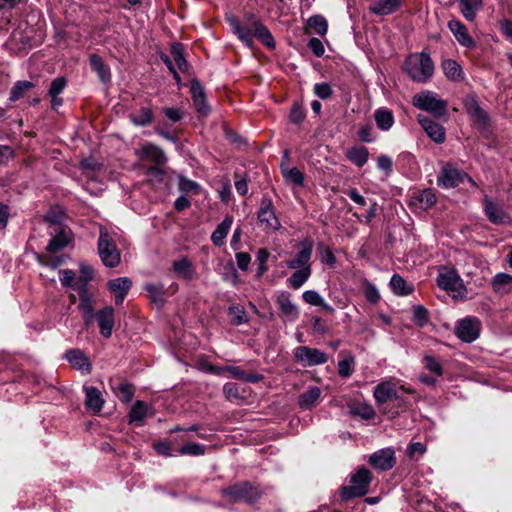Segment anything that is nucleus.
I'll list each match as a JSON object with an SVG mask.
<instances>
[{"mask_svg": "<svg viewBox=\"0 0 512 512\" xmlns=\"http://www.w3.org/2000/svg\"><path fill=\"white\" fill-rule=\"evenodd\" d=\"M227 20L233 32L246 46L252 47L253 37H256L267 47H274V41L269 31L254 19H249L247 22L243 23L236 17L230 15L227 17Z\"/></svg>", "mask_w": 512, "mask_h": 512, "instance_id": "1", "label": "nucleus"}, {"mask_svg": "<svg viewBox=\"0 0 512 512\" xmlns=\"http://www.w3.org/2000/svg\"><path fill=\"white\" fill-rule=\"evenodd\" d=\"M372 473L367 468H360L350 476V485L340 488L339 494L342 500L361 497L368 493Z\"/></svg>", "mask_w": 512, "mask_h": 512, "instance_id": "2", "label": "nucleus"}, {"mask_svg": "<svg viewBox=\"0 0 512 512\" xmlns=\"http://www.w3.org/2000/svg\"><path fill=\"white\" fill-rule=\"evenodd\" d=\"M221 494L231 502L247 504L255 503L261 496L259 488L249 482H240L223 488Z\"/></svg>", "mask_w": 512, "mask_h": 512, "instance_id": "3", "label": "nucleus"}, {"mask_svg": "<svg viewBox=\"0 0 512 512\" xmlns=\"http://www.w3.org/2000/svg\"><path fill=\"white\" fill-rule=\"evenodd\" d=\"M405 69L413 80L424 82L431 77L433 64L427 55L414 54L407 59Z\"/></svg>", "mask_w": 512, "mask_h": 512, "instance_id": "4", "label": "nucleus"}, {"mask_svg": "<svg viewBox=\"0 0 512 512\" xmlns=\"http://www.w3.org/2000/svg\"><path fill=\"white\" fill-rule=\"evenodd\" d=\"M98 254L102 263L109 268H114L121 261L120 252L109 233L101 229L98 239Z\"/></svg>", "mask_w": 512, "mask_h": 512, "instance_id": "5", "label": "nucleus"}, {"mask_svg": "<svg viewBox=\"0 0 512 512\" xmlns=\"http://www.w3.org/2000/svg\"><path fill=\"white\" fill-rule=\"evenodd\" d=\"M257 219L261 229L266 233L276 232L281 228V222L276 216L273 202L268 196H263L261 199Z\"/></svg>", "mask_w": 512, "mask_h": 512, "instance_id": "6", "label": "nucleus"}, {"mask_svg": "<svg viewBox=\"0 0 512 512\" xmlns=\"http://www.w3.org/2000/svg\"><path fill=\"white\" fill-rule=\"evenodd\" d=\"M436 282L441 289L453 293L454 296H464L466 292L462 278L453 268H442L437 275Z\"/></svg>", "mask_w": 512, "mask_h": 512, "instance_id": "7", "label": "nucleus"}, {"mask_svg": "<svg viewBox=\"0 0 512 512\" xmlns=\"http://www.w3.org/2000/svg\"><path fill=\"white\" fill-rule=\"evenodd\" d=\"M465 180L473 186H476V182L466 172L455 168L450 164L445 165L437 176L438 186L445 189L455 188Z\"/></svg>", "mask_w": 512, "mask_h": 512, "instance_id": "8", "label": "nucleus"}, {"mask_svg": "<svg viewBox=\"0 0 512 512\" xmlns=\"http://www.w3.org/2000/svg\"><path fill=\"white\" fill-rule=\"evenodd\" d=\"M295 361L303 367L323 365L328 361L326 352L309 346H298L293 350Z\"/></svg>", "mask_w": 512, "mask_h": 512, "instance_id": "9", "label": "nucleus"}, {"mask_svg": "<svg viewBox=\"0 0 512 512\" xmlns=\"http://www.w3.org/2000/svg\"><path fill=\"white\" fill-rule=\"evenodd\" d=\"M481 321L475 316H467L459 320L455 327V335L465 343L477 340L481 333Z\"/></svg>", "mask_w": 512, "mask_h": 512, "instance_id": "10", "label": "nucleus"}, {"mask_svg": "<svg viewBox=\"0 0 512 512\" xmlns=\"http://www.w3.org/2000/svg\"><path fill=\"white\" fill-rule=\"evenodd\" d=\"M416 107L433 113L436 117L444 115L446 103L436 97L431 92H423L416 95L413 99Z\"/></svg>", "mask_w": 512, "mask_h": 512, "instance_id": "11", "label": "nucleus"}, {"mask_svg": "<svg viewBox=\"0 0 512 512\" xmlns=\"http://www.w3.org/2000/svg\"><path fill=\"white\" fill-rule=\"evenodd\" d=\"M275 302L281 317L286 321L295 322L299 318L298 306L292 301L288 291H278L275 295Z\"/></svg>", "mask_w": 512, "mask_h": 512, "instance_id": "12", "label": "nucleus"}, {"mask_svg": "<svg viewBox=\"0 0 512 512\" xmlns=\"http://www.w3.org/2000/svg\"><path fill=\"white\" fill-rule=\"evenodd\" d=\"M395 463V451L391 447L379 449L369 457V464L379 471H388L394 467Z\"/></svg>", "mask_w": 512, "mask_h": 512, "instance_id": "13", "label": "nucleus"}, {"mask_svg": "<svg viewBox=\"0 0 512 512\" xmlns=\"http://www.w3.org/2000/svg\"><path fill=\"white\" fill-rule=\"evenodd\" d=\"M483 205L485 215L491 223L497 225L511 223L510 216L487 195L483 197Z\"/></svg>", "mask_w": 512, "mask_h": 512, "instance_id": "14", "label": "nucleus"}, {"mask_svg": "<svg viewBox=\"0 0 512 512\" xmlns=\"http://www.w3.org/2000/svg\"><path fill=\"white\" fill-rule=\"evenodd\" d=\"M94 319L97 321L100 334L104 338H110L115 324V312L113 307L106 306L98 310L94 315Z\"/></svg>", "mask_w": 512, "mask_h": 512, "instance_id": "15", "label": "nucleus"}, {"mask_svg": "<svg viewBox=\"0 0 512 512\" xmlns=\"http://www.w3.org/2000/svg\"><path fill=\"white\" fill-rule=\"evenodd\" d=\"M64 358L82 375H88L91 373L92 364L90 359L82 350L77 348L69 349L65 352Z\"/></svg>", "mask_w": 512, "mask_h": 512, "instance_id": "16", "label": "nucleus"}, {"mask_svg": "<svg viewBox=\"0 0 512 512\" xmlns=\"http://www.w3.org/2000/svg\"><path fill=\"white\" fill-rule=\"evenodd\" d=\"M301 250L296 254V257L286 261V266L289 269H304L311 267V257L313 252V245L311 242L305 240L300 243Z\"/></svg>", "mask_w": 512, "mask_h": 512, "instance_id": "17", "label": "nucleus"}, {"mask_svg": "<svg viewBox=\"0 0 512 512\" xmlns=\"http://www.w3.org/2000/svg\"><path fill=\"white\" fill-rule=\"evenodd\" d=\"M53 237L49 241L47 245V251L51 253H56L65 247L71 241V230L65 226H57L53 227L52 231Z\"/></svg>", "mask_w": 512, "mask_h": 512, "instance_id": "18", "label": "nucleus"}, {"mask_svg": "<svg viewBox=\"0 0 512 512\" xmlns=\"http://www.w3.org/2000/svg\"><path fill=\"white\" fill-rule=\"evenodd\" d=\"M107 287L114 295L116 305H121L132 287V280L129 277H118L109 280Z\"/></svg>", "mask_w": 512, "mask_h": 512, "instance_id": "19", "label": "nucleus"}, {"mask_svg": "<svg viewBox=\"0 0 512 512\" xmlns=\"http://www.w3.org/2000/svg\"><path fill=\"white\" fill-rule=\"evenodd\" d=\"M373 397L379 405L384 404L392 399H399L396 385L390 380H383L373 389Z\"/></svg>", "mask_w": 512, "mask_h": 512, "instance_id": "20", "label": "nucleus"}, {"mask_svg": "<svg viewBox=\"0 0 512 512\" xmlns=\"http://www.w3.org/2000/svg\"><path fill=\"white\" fill-rule=\"evenodd\" d=\"M77 292L80 298L79 309L82 313L84 324L88 326L94 320L93 299L85 286H77Z\"/></svg>", "mask_w": 512, "mask_h": 512, "instance_id": "21", "label": "nucleus"}, {"mask_svg": "<svg viewBox=\"0 0 512 512\" xmlns=\"http://www.w3.org/2000/svg\"><path fill=\"white\" fill-rule=\"evenodd\" d=\"M85 393V404L87 408L94 412H100L104 406V398L101 391L94 386H83Z\"/></svg>", "mask_w": 512, "mask_h": 512, "instance_id": "22", "label": "nucleus"}, {"mask_svg": "<svg viewBox=\"0 0 512 512\" xmlns=\"http://www.w3.org/2000/svg\"><path fill=\"white\" fill-rule=\"evenodd\" d=\"M391 291L397 296H408L414 292V285L407 282L401 275L394 273L389 282Z\"/></svg>", "mask_w": 512, "mask_h": 512, "instance_id": "23", "label": "nucleus"}, {"mask_svg": "<svg viewBox=\"0 0 512 512\" xmlns=\"http://www.w3.org/2000/svg\"><path fill=\"white\" fill-rule=\"evenodd\" d=\"M321 389L317 386H310L298 398V405L303 410L313 408L321 397Z\"/></svg>", "mask_w": 512, "mask_h": 512, "instance_id": "24", "label": "nucleus"}, {"mask_svg": "<svg viewBox=\"0 0 512 512\" xmlns=\"http://www.w3.org/2000/svg\"><path fill=\"white\" fill-rule=\"evenodd\" d=\"M233 224V217L226 216L221 223L217 225L215 230L211 234V241L215 246H222L225 242V239L230 231V228Z\"/></svg>", "mask_w": 512, "mask_h": 512, "instance_id": "25", "label": "nucleus"}, {"mask_svg": "<svg viewBox=\"0 0 512 512\" xmlns=\"http://www.w3.org/2000/svg\"><path fill=\"white\" fill-rule=\"evenodd\" d=\"M418 121L431 139L436 142H442L444 140V130L439 124L422 115H419Z\"/></svg>", "mask_w": 512, "mask_h": 512, "instance_id": "26", "label": "nucleus"}, {"mask_svg": "<svg viewBox=\"0 0 512 512\" xmlns=\"http://www.w3.org/2000/svg\"><path fill=\"white\" fill-rule=\"evenodd\" d=\"M491 286L497 294H508L512 290V276L502 272L497 273L491 280Z\"/></svg>", "mask_w": 512, "mask_h": 512, "instance_id": "27", "label": "nucleus"}, {"mask_svg": "<svg viewBox=\"0 0 512 512\" xmlns=\"http://www.w3.org/2000/svg\"><path fill=\"white\" fill-rule=\"evenodd\" d=\"M290 162H281V172L285 181L295 186H303L304 175L296 167H289Z\"/></svg>", "mask_w": 512, "mask_h": 512, "instance_id": "28", "label": "nucleus"}, {"mask_svg": "<svg viewBox=\"0 0 512 512\" xmlns=\"http://www.w3.org/2000/svg\"><path fill=\"white\" fill-rule=\"evenodd\" d=\"M303 300L312 306H317L322 308L324 311L333 314L334 308L328 304L325 299L320 295V293L316 290H306L302 293Z\"/></svg>", "mask_w": 512, "mask_h": 512, "instance_id": "29", "label": "nucleus"}, {"mask_svg": "<svg viewBox=\"0 0 512 512\" xmlns=\"http://www.w3.org/2000/svg\"><path fill=\"white\" fill-rule=\"evenodd\" d=\"M172 56H173L174 63H172L168 59H166V63L168 65V68L170 69V71L174 73L175 78L178 79L176 67L180 71H185L187 68V63L183 57V48L180 44H175L172 47Z\"/></svg>", "mask_w": 512, "mask_h": 512, "instance_id": "30", "label": "nucleus"}, {"mask_svg": "<svg viewBox=\"0 0 512 512\" xmlns=\"http://www.w3.org/2000/svg\"><path fill=\"white\" fill-rule=\"evenodd\" d=\"M172 267L178 277L191 280L194 276L193 263L187 257H182L178 260H175L172 264Z\"/></svg>", "mask_w": 512, "mask_h": 512, "instance_id": "31", "label": "nucleus"}, {"mask_svg": "<svg viewBox=\"0 0 512 512\" xmlns=\"http://www.w3.org/2000/svg\"><path fill=\"white\" fill-rule=\"evenodd\" d=\"M295 271L287 279L288 287L298 290L301 288L311 277L312 268L305 267L304 269H294Z\"/></svg>", "mask_w": 512, "mask_h": 512, "instance_id": "32", "label": "nucleus"}, {"mask_svg": "<svg viewBox=\"0 0 512 512\" xmlns=\"http://www.w3.org/2000/svg\"><path fill=\"white\" fill-rule=\"evenodd\" d=\"M191 94L194 106L199 113L200 116H206L209 111V107L206 104L204 95H203V89L202 87L197 83L194 82L191 86Z\"/></svg>", "mask_w": 512, "mask_h": 512, "instance_id": "33", "label": "nucleus"}, {"mask_svg": "<svg viewBox=\"0 0 512 512\" xmlns=\"http://www.w3.org/2000/svg\"><path fill=\"white\" fill-rule=\"evenodd\" d=\"M151 301L159 306L165 303L166 290L162 283H147L144 286Z\"/></svg>", "mask_w": 512, "mask_h": 512, "instance_id": "34", "label": "nucleus"}, {"mask_svg": "<svg viewBox=\"0 0 512 512\" xmlns=\"http://www.w3.org/2000/svg\"><path fill=\"white\" fill-rule=\"evenodd\" d=\"M147 410V405L143 401L137 400L130 409L129 422L142 426L147 416Z\"/></svg>", "mask_w": 512, "mask_h": 512, "instance_id": "35", "label": "nucleus"}, {"mask_svg": "<svg viewBox=\"0 0 512 512\" xmlns=\"http://www.w3.org/2000/svg\"><path fill=\"white\" fill-rule=\"evenodd\" d=\"M400 0H378L371 4L370 10L378 15L392 13L400 6Z\"/></svg>", "mask_w": 512, "mask_h": 512, "instance_id": "36", "label": "nucleus"}, {"mask_svg": "<svg viewBox=\"0 0 512 512\" xmlns=\"http://www.w3.org/2000/svg\"><path fill=\"white\" fill-rule=\"evenodd\" d=\"M451 32L455 35L457 40L464 46L470 47L473 45V40L467 34L466 28L457 20H451L448 24Z\"/></svg>", "mask_w": 512, "mask_h": 512, "instance_id": "37", "label": "nucleus"}, {"mask_svg": "<svg viewBox=\"0 0 512 512\" xmlns=\"http://www.w3.org/2000/svg\"><path fill=\"white\" fill-rule=\"evenodd\" d=\"M436 194L433 189L427 188L420 191L414 198L413 204L418 203L421 209H429L436 203Z\"/></svg>", "mask_w": 512, "mask_h": 512, "instance_id": "38", "label": "nucleus"}, {"mask_svg": "<svg viewBox=\"0 0 512 512\" xmlns=\"http://www.w3.org/2000/svg\"><path fill=\"white\" fill-rule=\"evenodd\" d=\"M228 315L233 325L239 326L249 321L248 315L243 306L240 304H233L228 307Z\"/></svg>", "mask_w": 512, "mask_h": 512, "instance_id": "39", "label": "nucleus"}, {"mask_svg": "<svg viewBox=\"0 0 512 512\" xmlns=\"http://www.w3.org/2000/svg\"><path fill=\"white\" fill-rule=\"evenodd\" d=\"M111 388L124 403L131 402L134 397L135 389L129 382H120L117 386L111 385Z\"/></svg>", "mask_w": 512, "mask_h": 512, "instance_id": "40", "label": "nucleus"}, {"mask_svg": "<svg viewBox=\"0 0 512 512\" xmlns=\"http://www.w3.org/2000/svg\"><path fill=\"white\" fill-rule=\"evenodd\" d=\"M139 156L142 160H161L163 151L156 145L145 143L139 149Z\"/></svg>", "mask_w": 512, "mask_h": 512, "instance_id": "41", "label": "nucleus"}, {"mask_svg": "<svg viewBox=\"0 0 512 512\" xmlns=\"http://www.w3.org/2000/svg\"><path fill=\"white\" fill-rule=\"evenodd\" d=\"M466 107L470 115L475 119L479 126L484 127L487 123L485 112L479 107L473 98L466 100Z\"/></svg>", "mask_w": 512, "mask_h": 512, "instance_id": "42", "label": "nucleus"}, {"mask_svg": "<svg viewBox=\"0 0 512 512\" xmlns=\"http://www.w3.org/2000/svg\"><path fill=\"white\" fill-rule=\"evenodd\" d=\"M375 120L378 127L382 130H388L394 122L392 113L384 108L376 110Z\"/></svg>", "mask_w": 512, "mask_h": 512, "instance_id": "43", "label": "nucleus"}, {"mask_svg": "<svg viewBox=\"0 0 512 512\" xmlns=\"http://www.w3.org/2000/svg\"><path fill=\"white\" fill-rule=\"evenodd\" d=\"M178 188L184 194H188V193L199 194L202 190L200 184H198L196 181H193L183 175H180L178 177Z\"/></svg>", "mask_w": 512, "mask_h": 512, "instance_id": "44", "label": "nucleus"}, {"mask_svg": "<svg viewBox=\"0 0 512 512\" xmlns=\"http://www.w3.org/2000/svg\"><path fill=\"white\" fill-rule=\"evenodd\" d=\"M337 370L340 377L349 378L355 370V358L352 355H348L343 360H340Z\"/></svg>", "mask_w": 512, "mask_h": 512, "instance_id": "45", "label": "nucleus"}, {"mask_svg": "<svg viewBox=\"0 0 512 512\" xmlns=\"http://www.w3.org/2000/svg\"><path fill=\"white\" fill-rule=\"evenodd\" d=\"M44 219L54 227L62 226V222L65 219V212L60 206H54L49 209Z\"/></svg>", "mask_w": 512, "mask_h": 512, "instance_id": "46", "label": "nucleus"}, {"mask_svg": "<svg viewBox=\"0 0 512 512\" xmlns=\"http://www.w3.org/2000/svg\"><path fill=\"white\" fill-rule=\"evenodd\" d=\"M130 118L135 125L146 126L152 121L153 114L149 109L141 108L137 111H134L130 115Z\"/></svg>", "mask_w": 512, "mask_h": 512, "instance_id": "47", "label": "nucleus"}, {"mask_svg": "<svg viewBox=\"0 0 512 512\" xmlns=\"http://www.w3.org/2000/svg\"><path fill=\"white\" fill-rule=\"evenodd\" d=\"M90 65L92 69L97 72L98 76L102 81H106L109 78V70L103 63V60L98 55L90 56Z\"/></svg>", "mask_w": 512, "mask_h": 512, "instance_id": "48", "label": "nucleus"}, {"mask_svg": "<svg viewBox=\"0 0 512 512\" xmlns=\"http://www.w3.org/2000/svg\"><path fill=\"white\" fill-rule=\"evenodd\" d=\"M364 295L367 301L371 304H377L380 300V293L375 284L368 279L363 280Z\"/></svg>", "mask_w": 512, "mask_h": 512, "instance_id": "49", "label": "nucleus"}, {"mask_svg": "<svg viewBox=\"0 0 512 512\" xmlns=\"http://www.w3.org/2000/svg\"><path fill=\"white\" fill-rule=\"evenodd\" d=\"M205 445L199 443H188L177 450L178 455L200 456L205 453Z\"/></svg>", "mask_w": 512, "mask_h": 512, "instance_id": "50", "label": "nucleus"}, {"mask_svg": "<svg viewBox=\"0 0 512 512\" xmlns=\"http://www.w3.org/2000/svg\"><path fill=\"white\" fill-rule=\"evenodd\" d=\"M80 278L77 286H85L88 288V283L94 278V269L87 264L81 263L79 266Z\"/></svg>", "mask_w": 512, "mask_h": 512, "instance_id": "51", "label": "nucleus"}, {"mask_svg": "<svg viewBox=\"0 0 512 512\" xmlns=\"http://www.w3.org/2000/svg\"><path fill=\"white\" fill-rule=\"evenodd\" d=\"M412 320L419 327H424L429 321L427 309L422 305H415Z\"/></svg>", "mask_w": 512, "mask_h": 512, "instance_id": "52", "label": "nucleus"}, {"mask_svg": "<svg viewBox=\"0 0 512 512\" xmlns=\"http://www.w3.org/2000/svg\"><path fill=\"white\" fill-rule=\"evenodd\" d=\"M460 2L464 17L467 20H473L475 11L479 7L481 0H460Z\"/></svg>", "mask_w": 512, "mask_h": 512, "instance_id": "53", "label": "nucleus"}, {"mask_svg": "<svg viewBox=\"0 0 512 512\" xmlns=\"http://www.w3.org/2000/svg\"><path fill=\"white\" fill-rule=\"evenodd\" d=\"M423 363L426 369L436 374L437 376H441L443 374L442 365L436 357L431 355H425L423 357Z\"/></svg>", "mask_w": 512, "mask_h": 512, "instance_id": "54", "label": "nucleus"}, {"mask_svg": "<svg viewBox=\"0 0 512 512\" xmlns=\"http://www.w3.org/2000/svg\"><path fill=\"white\" fill-rule=\"evenodd\" d=\"M308 27L315 33L324 35L327 31V21L322 16H314L308 20Z\"/></svg>", "mask_w": 512, "mask_h": 512, "instance_id": "55", "label": "nucleus"}, {"mask_svg": "<svg viewBox=\"0 0 512 512\" xmlns=\"http://www.w3.org/2000/svg\"><path fill=\"white\" fill-rule=\"evenodd\" d=\"M443 70L445 75L452 80H456L461 76L460 66L453 60L444 61Z\"/></svg>", "mask_w": 512, "mask_h": 512, "instance_id": "56", "label": "nucleus"}, {"mask_svg": "<svg viewBox=\"0 0 512 512\" xmlns=\"http://www.w3.org/2000/svg\"><path fill=\"white\" fill-rule=\"evenodd\" d=\"M59 276L60 282L64 287H69L77 290V283L75 282V272L73 270H60Z\"/></svg>", "mask_w": 512, "mask_h": 512, "instance_id": "57", "label": "nucleus"}, {"mask_svg": "<svg viewBox=\"0 0 512 512\" xmlns=\"http://www.w3.org/2000/svg\"><path fill=\"white\" fill-rule=\"evenodd\" d=\"M217 192L221 202L228 204L232 198V188L230 180L226 179L222 181L220 187L217 189Z\"/></svg>", "mask_w": 512, "mask_h": 512, "instance_id": "58", "label": "nucleus"}, {"mask_svg": "<svg viewBox=\"0 0 512 512\" xmlns=\"http://www.w3.org/2000/svg\"><path fill=\"white\" fill-rule=\"evenodd\" d=\"M256 259L258 261L257 276L260 277L268 270L266 263L269 259V252L266 249L258 250Z\"/></svg>", "mask_w": 512, "mask_h": 512, "instance_id": "59", "label": "nucleus"}, {"mask_svg": "<svg viewBox=\"0 0 512 512\" xmlns=\"http://www.w3.org/2000/svg\"><path fill=\"white\" fill-rule=\"evenodd\" d=\"M354 415L361 417L364 420H371L375 417L376 412L371 405L365 404L358 406L352 410Z\"/></svg>", "mask_w": 512, "mask_h": 512, "instance_id": "60", "label": "nucleus"}, {"mask_svg": "<svg viewBox=\"0 0 512 512\" xmlns=\"http://www.w3.org/2000/svg\"><path fill=\"white\" fill-rule=\"evenodd\" d=\"M31 87H32L31 82H28V81L18 82L13 87V89L11 91L10 99L12 101H16V100L20 99L23 96L24 92L29 90Z\"/></svg>", "mask_w": 512, "mask_h": 512, "instance_id": "61", "label": "nucleus"}, {"mask_svg": "<svg viewBox=\"0 0 512 512\" xmlns=\"http://www.w3.org/2000/svg\"><path fill=\"white\" fill-rule=\"evenodd\" d=\"M223 393L228 400L240 398L239 387L233 382H228L223 386Z\"/></svg>", "mask_w": 512, "mask_h": 512, "instance_id": "62", "label": "nucleus"}, {"mask_svg": "<svg viewBox=\"0 0 512 512\" xmlns=\"http://www.w3.org/2000/svg\"><path fill=\"white\" fill-rule=\"evenodd\" d=\"M235 258L238 268L242 271H247L251 262V256L246 252H238Z\"/></svg>", "mask_w": 512, "mask_h": 512, "instance_id": "63", "label": "nucleus"}, {"mask_svg": "<svg viewBox=\"0 0 512 512\" xmlns=\"http://www.w3.org/2000/svg\"><path fill=\"white\" fill-rule=\"evenodd\" d=\"M66 86V80L64 78L55 79L50 86L49 96H59Z\"/></svg>", "mask_w": 512, "mask_h": 512, "instance_id": "64", "label": "nucleus"}]
</instances>
